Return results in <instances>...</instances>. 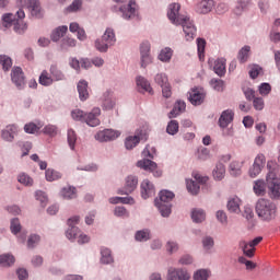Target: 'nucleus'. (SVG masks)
<instances>
[{
    "instance_id": "a18cd8bd",
    "label": "nucleus",
    "mask_w": 280,
    "mask_h": 280,
    "mask_svg": "<svg viewBox=\"0 0 280 280\" xmlns=\"http://www.w3.org/2000/svg\"><path fill=\"white\" fill-rule=\"evenodd\" d=\"M165 248H166V253L168 255H174V254L178 253L180 245H178V242H176L174 240H168L165 244Z\"/></svg>"
},
{
    "instance_id": "c03bdc74",
    "label": "nucleus",
    "mask_w": 280,
    "mask_h": 280,
    "mask_svg": "<svg viewBox=\"0 0 280 280\" xmlns=\"http://www.w3.org/2000/svg\"><path fill=\"white\" fill-rule=\"evenodd\" d=\"M82 230L80 228H68L66 230V237L69 242H77L78 236L80 235Z\"/></svg>"
},
{
    "instance_id": "338daca9",
    "label": "nucleus",
    "mask_w": 280,
    "mask_h": 280,
    "mask_svg": "<svg viewBox=\"0 0 280 280\" xmlns=\"http://www.w3.org/2000/svg\"><path fill=\"white\" fill-rule=\"evenodd\" d=\"M40 130V127H38L34 122H28L24 126V131L26 135H38V131Z\"/></svg>"
},
{
    "instance_id": "473e14b6",
    "label": "nucleus",
    "mask_w": 280,
    "mask_h": 280,
    "mask_svg": "<svg viewBox=\"0 0 280 280\" xmlns=\"http://www.w3.org/2000/svg\"><path fill=\"white\" fill-rule=\"evenodd\" d=\"M266 180L264 179H257L254 182L253 185V191L255 194V196L261 197V196H266Z\"/></svg>"
},
{
    "instance_id": "0e129e2a",
    "label": "nucleus",
    "mask_w": 280,
    "mask_h": 280,
    "mask_svg": "<svg viewBox=\"0 0 280 280\" xmlns=\"http://www.w3.org/2000/svg\"><path fill=\"white\" fill-rule=\"evenodd\" d=\"M78 45V42L74 38L71 37H65L61 40V49L67 51V49H70V47H75Z\"/></svg>"
},
{
    "instance_id": "5701e85b",
    "label": "nucleus",
    "mask_w": 280,
    "mask_h": 280,
    "mask_svg": "<svg viewBox=\"0 0 280 280\" xmlns=\"http://www.w3.org/2000/svg\"><path fill=\"white\" fill-rule=\"evenodd\" d=\"M188 100L192 106H200L205 102V93L198 89H192Z\"/></svg>"
},
{
    "instance_id": "bf43d9fd",
    "label": "nucleus",
    "mask_w": 280,
    "mask_h": 280,
    "mask_svg": "<svg viewBox=\"0 0 280 280\" xmlns=\"http://www.w3.org/2000/svg\"><path fill=\"white\" fill-rule=\"evenodd\" d=\"M35 198L40 202L42 207H47V202H49V197L47 196V192L43 190L35 191Z\"/></svg>"
},
{
    "instance_id": "f704fd0d",
    "label": "nucleus",
    "mask_w": 280,
    "mask_h": 280,
    "mask_svg": "<svg viewBox=\"0 0 280 280\" xmlns=\"http://www.w3.org/2000/svg\"><path fill=\"white\" fill-rule=\"evenodd\" d=\"M213 5H214L213 0H203L198 4L197 11L200 14H209V12L213 10Z\"/></svg>"
},
{
    "instance_id": "8fccbe9b",
    "label": "nucleus",
    "mask_w": 280,
    "mask_h": 280,
    "mask_svg": "<svg viewBox=\"0 0 280 280\" xmlns=\"http://www.w3.org/2000/svg\"><path fill=\"white\" fill-rule=\"evenodd\" d=\"M18 182L24 185V187H32V185H34V179L26 173H20L18 175Z\"/></svg>"
},
{
    "instance_id": "9d476101",
    "label": "nucleus",
    "mask_w": 280,
    "mask_h": 280,
    "mask_svg": "<svg viewBox=\"0 0 280 280\" xmlns=\"http://www.w3.org/2000/svg\"><path fill=\"white\" fill-rule=\"evenodd\" d=\"M194 179H186V188L187 191L191 194V196H198L200 192V185H205L209 180V177H202L200 174H194Z\"/></svg>"
},
{
    "instance_id": "69168bd1",
    "label": "nucleus",
    "mask_w": 280,
    "mask_h": 280,
    "mask_svg": "<svg viewBox=\"0 0 280 280\" xmlns=\"http://www.w3.org/2000/svg\"><path fill=\"white\" fill-rule=\"evenodd\" d=\"M179 266H191L194 264V256L189 254H184L178 259Z\"/></svg>"
},
{
    "instance_id": "f03ea898",
    "label": "nucleus",
    "mask_w": 280,
    "mask_h": 280,
    "mask_svg": "<svg viewBox=\"0 0 280 280\" xmlns=\"http://www.w3.org/2000/svg\"><path fill=\"white\" fill-rule=\"evenodd\" d=\"M255 211L261 222H272L277 218V203L270 199L259 198L255 203Z\"/></svg>"
},
{
    "instance_id": "f3484780",
    "label": "nucleus",
    "mask_w": 280,
    "mask_h": 280,
    "mask_svg": "<svg viewBox=\"0 0 280 280\" xmlns=\"http://www.w3.org/2000/svg\"><path fill=\"white\" fill-rule=\"evenodd\" d=\"M100 255V264H102V266H113V264H115V256L113 255V249L106 246H101Z\"/></svg>"
},
{
    "instance_id": "e2e57ef3",
    "label": "nucleus",
    "mask_w": 280,
    "mask_h": 280,
    "mask_svg": "<svg viewBox=\"0 0 280 280\" xmlns=\"http://www.w3.org/2000/svg\"><path fill=\"white\" fill-rule=\"evenodd\" d=\"M230 174L234 177L242 176V166L240 165V162H232L230 164Z\"/></svg>"
},
{
    "instance_id": "3c124183",
    "label": "nucleus",
    "mask_w": 280,
    "mask_h": 280,
    "mask_svg": "<svg viewBox=\"0 0 280 280\" xmlns=\"http://www.w3.org/2000/svg\"><path fill=\"white\" fill-rule=\"evenodd\" d=\"M67 140H68L70 150H75V143L78 141V135L75 133V130L68 129Z\"/></svg>"
},
{
    "instance_id": "39448f33",
    "label": "nucleus",
    "mask_w": 280,
    "mask_h": 280,
    "mask_svg": "<svg viewBox=\"0 0 280 280\" xmlns=\"http://www.w3.org/2000/svg\"><path fill=\"white\" fill-rule=\"evenodd\" d=\"M139 54H140V68L148 69L150 65L154 63V56H152V44L149 40H143L139 45Z\"/></svg>"
},
{
    "instance_id": "79ce46f5",
    "label": "nucleus",
    "mask_w": 280,
    "mask_h": 280,
    "mask_svg": "<svg viewBox=\"0 0 280 280\" xmlns=\"http://www.w3.org/2000/svg\"><path fill=\"white\" fill-rule=\"evenodd\" d=\"M141 141V138L139 136H128L125 139V148L126 150H132L133 148H137Z\"/></svg>"
},
{
    "instance_id": "4c0bfd02",
    "label": "nucleus",
    "mask_w": 280,
    "mask_h": 280,
    "mask_svg": "<svg viewBox=\"0 0 280 280\" xmlns=\"http://www.w3.org/2000/svg\"><path fill=\"white\" fill-rule=\"evenodd\" d=\"M226 175V167L222 163H218L212 172L214 180H222Z\"/></svg>"
},
{
    "instance_id": "0eeeda50",
    "label": "nucleus",
    "mask_w": 280,
    "mask_h": 280,
    "mask_svg": "<svg viewBox=\"0 0 280 280\" xmlns=\"http://www.w3.org/2000/svg\"><path fill=\"white\" fill-rule=\"evenodd\" d=\"M119 137H121V131L115 129H103L94 135L95 141H98V143L116 141V139H119Z\"/></svg>"
},
{
    "instance_id": "2eb2a0df",
    "label": "nucleus",
    "mask_w": 280,
    "mask_h": 280,
    "mask_svg": "<svg viewBox=\"0 0 280 280\" xmlns=\"http://www.w3.org/2000/svg\"><path fill=\"white\" fill-rule=\"evenodd\" d=\"M266 165V155L262 153H259L255 160L253 166L249 168V176L250 178H257L259 174H261V170H264V166Z\"/></svg>"
},
{
    "instance_id": "423d86ee",
    "label": "nucleus",
    "mask_w": 280,
    "mask_h": 280,
    "mask_svg": "<svg viewBox=\"0 0 280 280\" xmlns=\"http://www.w3.org/2000/svg\"><path fill=\"white\" fill-rule=\"evenodd\" d=\"M142 156L143 159L137 162V167L144 170V172H154V170L158 167V164L156 162L150 160L154 159V153L150 152V145L144 148L142 151Z\"/></svg>"
},
{
    "instance_id": "de8ad7c7",
    "label": "nucleus",
    "mask_w": 280,
    "mask_h": 280,
    "mask_svg": "<svg viewBox=\"0 0 280 280\" xmlns=\"http://www.w3.org/2000/svg\"><path fill=\"white\" fill-rule=\"evenodd\" d=\"M114 215L115 218H121L125 220L126 218H130V212L124 206H116L114 208Z\"/></svg>"
},
{
    "instance_id": "b1692460",
    "label": "nucleus",
    "mask_w": 280,
    "mask_h": 280,
    "mask_svg": "<svg viewBox=\"0 0 280 280\" xmlns=\"http://www.w3.org/2000/svg\"><path fill=\"white\" fill-rule=\"evenodd\" d=\"M26 8L33 19H43V8L40 7V1L33 0Z\"/></svg>"
},
{
    "instance_id": "37998d69",
    "label": "nucleus",
    "mask_w": 280,
    "mask_h": 280,
    "mask_svg": "<svg viewBox=\"0 0 280 280\" xmlns=\"http://www.w3.org/2000/svg\"><path fill=\"white\" fill-rule=\"evenodd\" d=\"M60 178H62V173L54 168L46 170V180H48V183H54V180H60Z\"/></svg>"
},
{
    "instance_id": "a19ab883",
    "label": "nucleus",
    "mask_w": 280,
    "mask_h": 280,
    "mask_svg": "<svg viewBox=\"0 0 280 280\" xmlns=\"http://www.w3.org/2000/svg\"><path fill=\"white\" fill-rule=\"evenodd\" d=\"M240 202L242 201L238 197L231 198L228 201V211H230V213H240L242 211L240 209Z\"/></svg>"
},
{
    "instance_id": "a878e982",
    "label": "nucleus",
    "mask_w": 280,
    "mask_h": 280,
    "mask_svg": "<svg viewBox=\"0 0 280 280\" xmlns=\"http://www.w3.org/2000/svg\"><path fill=\"white\" fill-rule=\"evenodd\" d=\"M190 218L195 224H202L207 220V212L202 208H194Z\"/></svg>"
},
{
    "instance_id": "6e6552de",
    "label": "nucleus",
    "mask_w": 280,
    "mask_h": 280,
    "mask_svg": "<svg viewBox=\"0 0 280 280\" xmlns=\"http://www.w3.org/2000/svg\"><path fill=\"white\" fill-rule=\"evenodd\" d=\"M166 280H191V273L187 268L168 267L166 272Z\"/></svg>"
},
{
    "instance_id": "9b49d317",
    "label": "nucleus",
    "mask_w": 280,
    "mask_h": 280,
    "mask_svg": "<svg viewBox=\"0 0 280 280\" xmlns=\"http://www.w3.org/2000/svg\"><path fill=\"white\" fill-rule=\"evenodd\" d=\"M137 187H139V177L131 174L125 178L124 188L118 189L117 194L120 196H130V194H132Z\"/></svg>"
},
{
    "instance_id": "4d7b16f0",
    "label": "nucleus",
    "mask_w": 280,
    "mask_h": 280,
    "mask_svg": "<svg viewBox=\"0 0 280 280\" xmlns=\"http://www.w3.org/2000/svg\"><path fill=\"white\" fill-rule=\"evenodd\" d=\"M178 128H179L178 120H171L166 126V132L167 135H171L172 137H174V135H178Z\"/></svg>"
},
{
    "instance_id": "5fc2aeb1",
    "label": "nucleus",
    "mask_w": 280,
    "mask_h": 280,
    "mask_svg": "<svg viewBox=\"0 0 280 280\" xmlns=\"http://www.w3.org/2000/svg\"><path fill=\"white\" fill-rule=\"evenodd\" d=\"M249 54H250V46L246 45V46L242 47L238 50V55H237L240 62L241 63L246 62L248 60Z\"/></svg>"
},
{
    "instance_id": "864d4df0",
    "label": "nucleus",
    "mask_w": 280,
    "mask_h": 280,
    "mask_svg": "<svg viewBox=\"0 0 280 280\" xmlns=\"http://www.w3.org/2000/svg\"><path fill=\"white\" fill-rule=\"evenodd\" d=\"M40 244V236L36 233L28 235L26 246L27 248H36Z\"/></svg>"
},
{
    "instance_id": "58836bf2",
    "label": "nucleus",
    "mask_w": 280,
    "mask_h": 280,
    "mask_svg": "<svg viewBox=\"0 0 280 280\" xmlns=\"http://www.w3.org/2000/svg\"><path fill=\"white\" fill-rule=\"evenodd\" d=\"M201 246L206 253H211L213 250V246H215V240L212 236H203L201 238Z\"/></svg>"
},
{
    "instance_id": "7c9ffc66",
    "label": "nucleus",
    "mask_w": 280,
    "mask_h": 280,
    "mask_svg": "<svg viewBox=\"0 0 280 280\" xmlns=\"http://www.w3.org/2000/svg\"><path fill=\"white\" fill-rule=\"evenodd\" d=\"M268 197L270 200H280V183L271 182L268 185Z\"/></svg>"
},
{
    "instance_id": "052dcab7",
    "label": "nucleus",
    "mask_w": 280,
    "mask_h": 280,
    "mask_svg": "<svg viewBox=\"0 0 280 280\" xmlns=\"http://www.w3.org/2000/svg\"><path fill=\"white\" fill-rule=\"evenodd\" d=\"M154 82H155V84H159V86H161V88L170 84L167 74H165L163 72L155 74Z\"/></svg>"
},
{
    "instance_id": "20e7f679",
    "label": "nucleus",
    "mask_w": 280,
    "mask_h": 280,
    "mask_svg": "<svg viewBox=\"0 0 280 280\" xmlns=\"http://www.w3.org/2000/svg\"><path fill=\"white\" fill-rule=\"evenodd\" d=\"M175 196L173 191L164 189L160 191L159 198L154 200L155 207L159 209L162 218H170L172 215V201Z\"/></svg>"
},
{
    "instance_id": "774afa93",
    "label": "nucleus",
    "mask_w": 280,
    "mask_h": 280,
    "mask_svg": "<svg viewBox=\"0 0 280 280\" xmlns=\"http://www.w3.org/2000/svg\"><path fill=\"white\" fill-rule=\"evenodd\" d=\"M44 135L48 137H56L58 135V127L56 125H47L43 129Z\"/></svg>"
},
{
    "instance_id": "a211bd4d",
    "label": "nucleus",
    "mask_w": 280,
    "mask_h": 280,
    "mask_svg": "<svg viewBox=\"0 0 280 280\" xmlns=\"http://www.w3.org/2000/svg\"><path fill=\"white\" fill-rule=\"evenodd\" d=\"M16 135H19V126L15 124L8 125L4 129L1 130V137L3 141L12 143Z\"/></svg>"
},
{
    "instance_id": "13d9d810",
    "label": "nucleus",
    "mask_w": 280,
    "mask_h": 280,
    "mask_svg": "<svg viewBox=\"0 0 280 280\" xmlns=\"http://www.w3.org/2000/svg\"><path fill=\"white\" fill-rule=\"evenodd\" d=\"M71 117L74 121H81V124H84L86 113L82 109H73L71 112Z\"/></svg>"
},
{
    "instance_id": "49530a36",
    "label": "nucleus",
    "mask_w": 280,
    "mask_h": 280,
    "mask_svg": "<svg viewBox=\"0 0 280 280\" xmlns=\"http://www.w3.org/2000/svg\"><path fill=\"white\" fill-rule=\"evenodd\" d=\"M211 277V271L208 269H198L192 275V280H209Z\"/></svg>"
},
{
    "instance_id": "4468645a",
    "label": "nucleus",
    "mask_w": 280,
    "mask_h": 280,
    "mask_svg": "<svg viewBox=\"0 0 280 280\" xmlns=\"http://www.w3.org/2000/svg\"><path fill=\"white\" fill-rule=\"evenodd\" d=\"M100 115H102V109L100 107H93L91 112L85 113V120L83 124H86L91 128H97V126L102 124Z\"/></svg>"
},
{
    "instance_id": "c9c22d12",
    "label": "nucleus",
    "mask_w": 280,
    "mask_h": 280,
    "mask_svg": "<svg viewBox=\"0 0 280 280\" xmlns=\"http://www.w3.org/2000/svg\"><path fill=\"white\" fill-rule=\"evenodd\" d=\"M69 31L67 25H62L52 31L50 38L54 43H58L65 36V33Z\"/></svg>"
},
{
    "instance_id": "412c9836",
    "label": "nucleus",
    "mask_w": 280,
    "mask_h": 280,
    "mask_svg": "<svg viewBox=\"0 0 280 280\" xmlns=\"http://www.w3.org/2000/svg\"><path fill=\"white\" fill-rule=\"evenodd\" d=\"M135 242L140 244H145V242H150L152 240V230L144 228L135 232L133 235Z\"/></svg>"
},
{
    "instance_id": "603ef678",
    "label": "nucleus",
    "mask_w": 280,
    "mask_h": 280,
    "mask_svg": "<svg viewBox=\"0 0 280 280\" xmlns=\"http://www.w3.org/2000/svg\"><path fill=\"white\" fill-rule=\"evenodd\" d=\"M94 47L97 51L101 54H106L108 51V48L110 47L104 39L103 37L97 38L94 43Z\"/></svg>"
},
{
    "instance_id": "ea45409f",
    "label": "nucleus",
    "mask_w": 280,
    "mask_h": 280,
    "mask_svg": "<svg viewBox=\"0 0 280 280\" xmlns=\"http://www.w3.org/2000/svg\"><path fill=\"white\" fill-rule=\"evenodd\" d=\"M101 38H103L109 47H113V45L117 43V37L115 36V31L113 28H107Z\"/></svg>"
},
{
    "instance_id": "f257e3e1",
    "label": "nucleus",
    "mask_w": 280,
    "mask_h": 280,
    "mask_svg": "<svg viewBox=\"0 0 280 280\" xmlns=\"http://www.w3.org/2000/svg\"><path fill=\"white\" fill-rule=\"evenodd\" d=\"M166 16L173 25H182L185 35V40L191 43V40L196 38L198 28H196V24H194L191 18L180 13V3L173 2L168 4Z\"/></svg>"
},
{
    "instance_id": "393cba45",
    "label": "nucleus",
    "mask_w": 280,
    "mask_h": 280,
    "mask_svg": "<svg viewBox=\"0 0 280 280\" xmlns=\"http://www.w3.org/2000/svg\"><path fill=\"white\" fill-rule=\"evenodd\" d=\"M77 91L79 93V100L86 102L89 98V82L86 80H80L77 84Z\"/></svg>"
},
{
    "instance_id": "2f4dec72",
    "label": "nucleus",
    "mask_w": 280,
    "mask_h": 280,
    "mask_svg": "<svg viewBox=\"0 0 280 280\" xmlns=\"http://www.w3.org/2000/svg\"><path fill=\"white\" fill-rule=\"evenodd\" d=\"M172 56H174V49H172L171 47H164L160 50L158 55V60L164 63L172 62Z\"/></svg>"
},
{
    "instance_id": "aec40b11",
    "label": "nucleus",
    "mask_w": 280,
    "mask_h": 280,
    "mask_svg": "<svg viewBox=\"0 0 280 280\" xmlns=\"http://www.w3.org/2000/svg\"><path fill=\"white\" fill-rule=\"evenodd\" d=\"M140 189H141V196L143 200H148V198H152V196H154L155 194L154 184H152L149 179H144L141 183Z\"/></svg>"
},
{
    "instance_id": "4be33fe9",
    "label": "nucleus",
    "mask_w": 280,
    "mask_h": 280,
    "mask_svg": "<svg viewBox=\"0 0 280 280\" xmlns=\"http://www.w3.org/2000/svg\"><path fill=\"white\" fill-rule=\"evenodd\" d=\"M235 117V113H233L232 109H225L222 112L220 118H219V126L220 128H229V124L233 121Z\"/></svg>"
},
{
    "instance_id": "680f3d73",
    "label": "nucleus",
    "mask_w": 280,
    "mask_h": 280,
    "mask_svg": "<svg viewBox=\"0 0 280 280\" xmlns=\"http://www.w3.org/2000/svg\"><path fill=\"white\" fill-rule=\"evenodd\" d=\"M10 229H11V233H13V235H19V233H21L22 226H21V221L19 220V218L11 219Z\"/></svg>"
},
{
    "instance_id": "c85d7f7f",
    "label": "nucleus",
    "mask_w": 280,
    "mask_h": 280,
    "mask_svg": "<svg viewBox=\"0 0 280 280\" xmlns=\"http://www.w3.org/2000/svg\"><path fill=\"white\" fill-rule=\"evenodd\" d=\"M186 108H187V104L185 103V101H177L174 104L173 109L168 113V118L174 119L178 117V115H180L182 113H185Z\"/></svg>"
},
{
    "instance_id": "c756f323",
    "label": "nucleus",
    "mask_w": 280,
    "mask_h": 280,
    "mask_svg": "<svg viewBox=\"0 0 280 280\" xmlns=\"http://www.w3.org/2000/svg\"><path fill=\"white\" fill-rule=\"evenodd\" d=\"M16 264V258L14 255L10 253L1 254L0 255V267L1 268H12Z\"/></svg>"
},
{
    "instance_id": "ddd939ff",
    "label": "nucleus",
    "mask_w": 280,
    "mask_h": 280,
    "mask_svg": "<svg viewBox=\"0 0 280 280\" xmlns=\"http://www.w3.org/2000/svg\"><path fill=\"white\" fill-rule=\"evenodd\" d=\"M103 110H113L116 105L113 90H105L100 97Z\"/></svg>"
},
{
    "instance_id": "f8f14e48",
    "label": "nucleus",
    "mask_w": 280,
    "mask_h": 280,
    "mask_svg": "<svg viewBox=\"0 0 280 280\" xmlns=\"http://www.w3.org/2000/svg\"><path fill=\"white\" fill-rule=\"evenodd\" d=\"M11 82L19 91L25 89V73L21 67H13L11 70Z\"/></svg>"
},
{
    "instance_id": "7ed1b4c3",
    "label": "nucleus",
    "mask_w": 280,
    "mask_h": 280,
    "mask_svg": "<svg viewBox=\"0 0 280 280\" xmlns=\"http://www.w3.org/2000/svg\"><path fill=\"white\" fill-rule=\"evenodd\" d=\"M23 19H25V11L23 9L16 11V15L13 13H4L2 15V25L7 28L13 25L15 34H25V32H27V24Z\"/></svg>"
},
{
    "instance_id": "e433bc0d",
    "label": "nucleus",
    "mask_w": 280,
    "mask_h": 280,
    "mask_svg": "<svg viewBox=\"0 0 280 280\" xmlns=\"http://www.w3.org/2000/svg\"><path fill=\"white\" fill-rule=\"evenodd\" d=\"M38 83L42 86H51L54 84V79L51 78V74L47 70H43L39 74Z\"/></svg>"
},
{
    "instance_id": "dca6fc26",
    "label": "nucleus",
    "mask_w": 280,
    "mask_h": 280,
    "mask_svg": "<svg viewBox=\"0 0 280 280\" xmlns=\"http://www.w3.org/2000/svg\"><path fill=\"white\" fill-rule=\"evenodd\" d=\"M208 63L210 67H213V71L219 78H224V75H226V59L218 58L214 60L213 58H210Z\"/></svg>"
},
{
    "instance_id": "cd10ccee",
    "label": "nucleus",
    "mask_w": 280,
    "mask_h": 280,
    "mask_svg": "<svg viewBox=\"0 0 280 280\" xmlns=\"http://www.w3.org/2000/svg\"><path fill=\"white\" fill-rule=\"evenodd\" d=\"M49 73L50 78H52V82H65V80H67V74L56 65L50 66Z\"/></svg>"
},
{
    "instance_id": "09e8293b",
    "label": "nucleus",
    "mask_w": 280,
    "mask_h": 280,
    "mask_svg": "<svg viewBox=\"0 0 280 280\" xmlns=\"http://www.w3.org/2000/svg\"><path fill=\"white\" fill-rule=\"evenodd\" d=\"M82 10V0H73L70 5L65 9L66 14H72L73 12H80Z\"/></svg>"
},
{
    "instance_id": "72a5a7b5",
    "label": "nucleus",
    "mask_w": 280,
    "mask_h": 280,
    "mask_svg": "<svg viewBox=\"0 0 280 280\" xmlns=\"http://www.w3.org/2000/svg\"><path fill=\"white\" fill-rule=\"evenodd\" d=\"M238 247L245 255V257H248L249 259H253L255 257V247H250V245L246 241H240Z\"/></svg>"
},
{
    "instance_id": "bb28decb",
    "label": "nucleus",
    "mask_w": 280,
    "mask_h": 280,
    "mask_svg": "<svg viewBox=\"0 0 280 280\" xmlns=\"http://www.w3.org/2000/svg\"><path fill=\"white\" fill-rule=\"evenodd\" d=\"M136 84L140 93H150V95H152L153 93L152 85H150V81H148V79H145L144 77H141V75L137 77Z\"/></svg>"
},
{
    "instance_id": "6e6d98bb",
    "label": "nucleus",
    "mask_w": 280,
    "mask_h": 280,
    "mask_svg": "<svg viewBox=\"0 0 280 280\" xmlns=\"http://www.w3.org/2000/svg\"><path fill=\"white\" fill-rule=\"evenodd\" d=\"M0 65L3 71H10L12 69V58L8 55H0Z\"/></svg>"
},
{
    "instance_id": "1a4fd4ad",
    "label": "nucleus",
    "mask_w": 280,
    "mask_h": 280,
    "mask_svg": "<svg viewBox=\"0 0 280 280\" xmlns=\"http://www.w3.org/2000/svg\"><path fill=\"white\" fill-rule=\"evenodd\" d=\"M118 12L124 21H132L139 16L137 2L135 0H130L128 4L119 7Z\"/></svg>"
},
{
    "instance_id": "6ab92c4d",
    "label": "nucleus",
    "mask_w": 280,
    "mask_h": 280,
    "mask_svg": "<svg viewBox=\"0 0 280 280\" xmlns=\"http://www.w3.org/2000/svg\"><path fill=\"white\" fill-rule=\"evenodd\" d=\"M59 196L63 200H75L78 198V188L71 185L63 186L59 191Z\"/></svg>"
}]
</instances>
